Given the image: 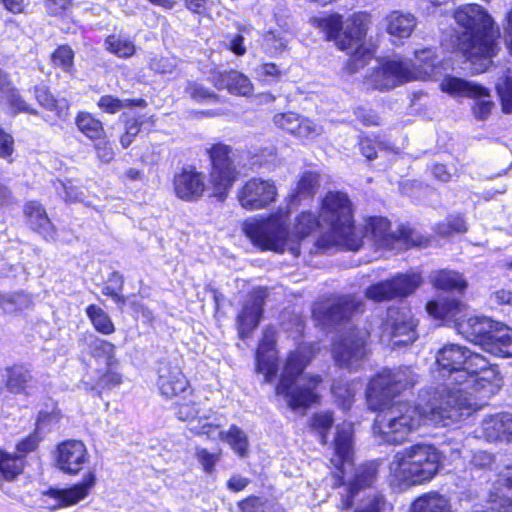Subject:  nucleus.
<instances>
[{"label": "nucleus", "mask_w": 512, "mask_h": 512, "mask_svg": "<svg viewBox=\"0 0 512 512\" xmlns=\"http://www.w3.org/2000/svg\"><path fill=\"white\" fill-rule=\"evenodd\" d=\"M416 382L417 375L410 368L404 367L385 369L369 383L366 392L368 407L379 411L374 431L386 443H403L410 433L418 429L423 420L433 425L448 426L472 413V405L467 399L451 396L444 402L445 389L433 393L421 410L407 402L390 403L396 395Z\"/></svg>", "instance_id": "f257e3e1"}, {"label": "nucleus", "mask_w": 512, "mask_h": 512, "mask_svg": "<svg viewBox=\"0 0 512 512\" xmlns=\"http://www.w3.org/2000/svg\"><path fill=\"white\" fill-rule=\"evenodd\" d=\"M436 363L447 376V383L435 388L433 393L445 389L444 401L447 397L464 398L472 405V396L488 399L496 394L502 386L499 372L479 353L458 344H447L436 356Z\"/></svg>", "instance_id": "f03ea898"}, {"label": "nucleus", "mask_w": 512, "mask_h": 512, "mask_svg": "<svg viewBox=\"0 0 512 512\" xmlns=\"http://www.w3.org/2000/svg\"><path fill=\"white\" fill-rule=\"evenodd\" d=\"M453 17L459 27L455 35L458 50L476 66L477 72H484L499 50L492 17L478 4L457 7Z\"/></svg>", "instance_id": "7ed1b4c3"}, {"label": "nucleus", "mask_w": 512, "mask_h": 512, "mask_svg": "<svg viewBox=\"0 0 512 512\" xmlns=\"http://www.w3.org/2000/svg\"><path fill=\"white\" fill-rule=\"evenodd\" d=\"M287 213H276L265 219H251L244 223L243 231L251 242L262 250L298 257L301 241L317 228L325 231L320 218L311 212H302L296 219L292 234L286 229Z\"/></svg>", "instance_id": "20e7f679"}, {"label": "nucleus", "mask_w": 512, "mask_h": 512, "mask_svg": "<svg viewBox=\"0 0 512 512\" xmlns=\"http://www.w3.org/2000/svg\"><path fill=\"white\" fill-rule=\"evenodd\" d=\"M319 218L325 231L317 240L319 248L338 246L357 251L361 247V237L353 225L352 204L342 192H329L322 200Z\"/></svg>", "instance_id": "39448f33"}, {"label": "nucleus", "mask_w": 512, "mask_h": 512, "mask_svg": "<svg viewBox=\"0 0 512 512\" xmlns=\"http://www.w3.org/2000/svg\"><path fill=\"white\" fill-rule=\"evenodd\" d=\"M441 453L430 444L418 443L398 451L389 462V482L402 488L432 480L440 468Z\"/></svg>", "instance_id": "423d86ee"}, {"label": "nucleus", "mask_w": 512, "mask_h": 512, "mask_svg": "<svg viewBox=\"0 0 512 512\" xmlns=\"http://www.w3.org/2000/svg\"><path fill=\"white\" fill-rule=\"evenodd\" d=\"M312 356V346L301 344L286 360L276 393L283 396L291 409L309 406L318 399L317 387L321 383V378L302 375Z\"/></svg>", "instance_id": "0eeeda50"}, {"label": "nucleus", "mask_w": 512, "mask_h": 512, "mask_svg": "<svg viewBox=\"0 0 512 512\" xmlns=\"http://www.w3.org/2000/svg\"><path fill=\"white\" fill-rule=\"evenodd\" d=\"M310 22L325 33L327 40L334 41L340 50L356 58L361 54L371 20L367 13H355L348 19L343 31V19L339 14L312 17Z\"/></svg>", "instance_id": "6e6552de"}, {"label": "nucleus", "mask_w": 512, "mask_h": 512, "mask_svg": "<svg viewBox=\"0 0 512 512\" xmlns=\"http://www.w3.org/2000/svg\"><path fill=\"white\" fill-rule=\"evenodd\" d=\"M427 312L446 322L452 321L458 334L483 349L488 341L494 323L487 317L470 316L464 314L465 305L457 299H447L442 303L429 302Z\"/></svg>", "instance_id": "1a4fd4ad"}, {"label": "nucleus", "mask_w": 512, "mask_h": 512, "mask_svg": "<svg viewBox=\"0 0 512 512\" xmlns=\"http://www.w3.org/2000/svg\"><path fill=\"white\" fill-rule=\"evenodd\" d=\"M356 233L363 239L373 241L380 247L389 249L408 248L422 244L421 237L408 226L400 225L396 231H390V222L384 217L369 218L361 232Z\"/></svg>", "instance_id": "9d476101"}, {"label": "nucleus", "mask_w": 512, "mask_h": 512, "mask_svg": "<svg viewBox=\"0 0 512 512\" xmlns=\"http://www.w3.org/2000/svg\"><path fill=\"white\" fill-rule=\"evenodd\" d=\"M443 92L455 97H468L475 100L472 107L473 115L478 120H486L494 108V102L489 99V90L475 82L454 76H445L440 83Z\"/></svg>", "instance_id": "9b49d317"}, {"label": "nucleus", "mask_w": 512, "mask_h": 512, "mask_svg": "<svg viewBox=\"0 0 512 512\" xmlns=\"http://www.w3.org/2000/svg\"><path fill=\"white\" fill-rule=\"evenodd\" d=\"M208 154L212 165L210 180L214 195L218 199L224 200L238 175L231 156V148L228 145L218 143L208 150Z\"/></svg>", "instance_id": "f8f14e48"}, {"label": "nucleus", "mask_w": 512, "mask_h": 512, "mask_svg": "<svg viewBox=\"0 0 512 512\" xmlns=\"http://www.w3.org/2000/svg\"><path fill=\"white\" fill-rule=\"evenodd\" d=\"M369 331L366 328L349 329L333 345V357L340 367L352 369L367 355Z\"/></svg>", "instance_id": "ddd939ff"}, {"label": "nucleus", "mask_w": 512, "mask_h": 512, "mask_svg": "<svg viewBox=\"0 0 512 512\" xmlns=\"http://www.w3.org/2000/svg\"><path fill=\"white\" fill-rule=\"evenodd\" d=\"M416 324L407 307H389L382 323L383 341H390L394 346L408 345L416 340Z\"/></svg>", "instance_id": "4468645a"}, {"label": "nucleus", "mask_w": 512, "mask_h": 512, "mask_svg": "<svg viewBox=\"0 0 512 512\" xmlns=\"http://www.w3.org/2000/svg\"><path fill=\"white\" fill-rule=\"evenodd\" d=\"M421 283L422 278L418 273L399 274L390 280L371 285L366 290V297L375 302L406 297L413 293Z\"/></svg>", "instance_id": "2eb2a0df"}, {"label": "nucleus", "mask_w": 512, "mask_h": 512, "mask_svg": "<svg viewBox=\"0 0 512 512\" xmlns=\"http://www.w3.org/2000/svg\"><path fill=\"white\" fill-rule=\"evenodd\" d=\"M411 77L409 63L388 60L373 69L367 76V83L374 89L386 91L411 81Z\"/></svg>", "instance_id": "dca6fc26"}, {"label": "nucleus", "mask_w": 512, "mask_h": 512, "mask_svg": "<svg viewBox=\"0 0 512 512\" xmlns=\"http://www.w3.org/2000/svg\"><path fill=\"white\" fill-rule=\"evenodd\" d=\"M363 303L352 295L339 296L313 309V314L325 323L338 324L350 320L355 314L363 312Z\"/></svg>", "instance_id": "f3484780"}, {"label": "nucleus", "mask_w": 512, "mask_h": 512, "mask_svg": "<svg viewBox=\"0 0 512 512\" xmlns=\"http://www.w3.org/2000/svg\"><path fill=\"white\" fill-rule=\"evenodd\" d=\"M277 188L270 180L251 178L239 189L237 199L247 210H258L274 202Z\"/></svg>", "instance_id": "a211bd4d"}, {"label": "nucleus", "mask_w": 512, "mask_h": 512, "mask_svg": "<svg viewBox=\"0 0 512 512\" xmlns=\"http://www.w3.org/2000/svg\"><path fill=\"white\" fill-rule=\"evenodd\" d=\"M157 373L159 391L166 398H174L183 395V399L185 400L188 394L191 395L189 382L176 363L161 361Z\"/></svg>", "instance_id": "6ab92c4d"}, {"label": "nucleus", "mask_w": 512, "mask_h": 512, "mask_svg": "<svg viewBox=\"0 0 512 512\" xmlns=\"http://www.w3.org/2000/svg\"><path fill=\"white\" fill-rule=\"evenodd\" d=\"M267 291L263 288L251 291L243 302L237 316V328L240 338L245 339L259 325Z\"/></svg>", "instance_id": "aec40b11"}, {"label": "nucleus", "mask_w": 512, "mask_h": 512, "mask_svg": "<svg viewBox=\"0 0 512 512\" xmlns=\"http://www.w3.org/2000/svg\"><path fill=\"white\" fill-rule=\"evenodd\" d=\"M175 195L186 202L200 199L206 190V176L195 168H182L173 177Z\"/></svg>", "instance_id": "412c9836"}, {"label": "nucleus", "mask_w": 512, "mask_h": 512, "mask_svg": "<svg viewBox=\"0 0 512 512\" xmlns=\"http://www.w3.org/2000/svg\"><path fill=\"white\" fill-rule=\"evenodd\" d=\"M352 425L342 423L336 428L334 439V454L330 459L331 464L336 468L334 485H341L346 465H350V456L352 451Z\"/></svg>", "instance_id": "4be33fe9"}, {"label": "nucleus", "mask_w": 512, "mask_h": 512, "mask_svg": "<svg viewBox=\"0 0 512 512\" xmlns=\"http://www.w3.org/2000/svg\"><path fill=\"white\" fill-rule=\"evenodd\" d=\"M275 343L276 330L272 327L265 328L256 351V369L264 375L265 382H271L277 374Z\"/></svg>", "instance_id": "5701e85b"}, {"label": "nucleus", "mask_w": 512, "mask_h": 512, "mask_svg": "<svg viewBox=\"0 0 512 512\" xmlns=\"http://www.w3.org/2000/svg\"><path fill=\"white\" fill-rule=\"evenodd\" d=\"M488 503L497 512H512V464L498 472L488 495Z\"/></svg>", "instance_id": "b1692460"}, {"label": "nucleus", "mask_w": 512, "mask_h": 512, "mask_svg": "<svg viewBox=\"0 0 512 512\" xmlns=\"http://www.w3.org/2000/svg\"><path fill=\"white\" fill-rule=\"evenodd\" d=\"M88 460V453L81 441L70 440L58 446L57 465L67 474H77Z\"/></svg>", "instance_id": "393cba45"}, {"label": "nucleus", "mask_w": 512, "mask_h": 512, "mask_svg": "<svg viewBox=\"0 0 512 512\" xmlns=\"http://www.w3.org/2000/svg\"><path fill=\"white\" fill-rule=\"evenodd\" d=\"M378 473V465L375 462L366 463L358 467L354 477L349 481L346 488V494L341 497L340 507L342 509H350L357 494L361 489L369 487L376 480Z\"/></svg>", "instance_id": "a878e982"}, {"label": "nucleus", "mask_w": 512, "mask_h": 512, "mask_svg": "<svg viewBox=\"0 0 512 512\" xmlns=\"http://www.w3.org/2000/svg\"><path fill=\"white\" fill-rule=\"evenodd\" d=\"M95 484V473L89 471L82 482L68 489H50L48 495L57 501V507L71 506L86 498Z\"/></svg>", "instance_id": "bb28decb"}, {"label": "nucleus", "mask_w": 512, "mask_h": 512, "mask_svg": "<svg viewBox=\"0 0 512 512\" xmlns=\"http://www.w3.org/2000/svg\"><path fill=\"white\" fill-rule=\"evenodd\" d=\"M211 81L218 90L227 89L230 93L240 96H249L253 91L250 79L236 70L214 72Z\"/></svg>", "instance_id": "cd10ccee"}, {"label": "nucleus", "mask_w": 512, "mask_h": 512, "mask_svg": "<svg viewBox=\"0 0 512 512\" xmlns=\"http://www.w3.org/2000/svg\"><path fill=\"white\" fill-rule=\"evenodd\" d=\"M24 214L31 229L42 235L45 240H55V226L49 219L42 204L37 201H29L25 205Z\"/></svg>", "instance_id": "c85d7f7f"}, {"label": "nucleus", "mask_w": 512, "mask_h": 512, "mask_svg": "<svg viewBox=\"0 0 512 512\" xmlns=\"http://www.w3.org/2000/svg\"><path fill=\"white\" fill-rule=\"evenodd\" d=\"M5 386L13 394L31 395L37 389V381L29 368L14 365L6 369Z\"/></svg>", "instance_id": "c756f323"}, {"label": "nucleus", "mask_w": 512, "mask_h": 512, "mask_svg": "<svg viewBox=\"0 0 512 512\" xmlns=\"http://www.w3.org/2000/svg\"><path fill=\"white\" fill-rule=\"evenodd\" d=\"M439 60L430 48H424L415 52V60L411 69L412 80L436 79L440 74Z\"/></svg>", "instance_id": "7c9ffc66"}, {"label": "nucleus", "mask_w": 512, "mask_h": 512, "mask_svg": "<svg viewBox=\"0 0 512 512\" xmlns=\"http://www.w3.org/2000/svg\"><path fill=\"white\" fill-rule=\"evenodd\" d=\"M386 32L398 39L408 38L415 29L417 22L414 15L401 11H391L384 17Z\"/></svg>", "instance_id": "2f4dec72"}, {"label": "nucleus", "mask_w": 512, "mask_h": 512, "mask_svg": "<svg viewBox=\"0 0 512 512\" xmlns=\"http://www.w3.org/2000/svg\"><path fill=\"white\" fill-rule=\"evenodd\" d=\"M512 431V414H499L485 418L481 424L482 435L488 441H495L502 437L510 440Z\"/></svg>", "instance_id": "473e14b6"}, {"label": "nucleus", "mask_w": 512, "mask_h": 512, "mask_svg": "<svg viewBox=\"0 0 512 512\" xmlns=\"http://www.w3.org/2000/svg\"><path fill=\"white\" fill-rule=\"evenodd\" d=\"M484 350L501 357H512V329L501 325L493 327Z\"/></svg>", "instance_id": "72a5a7b5"}, {"label": "nucleus", "mask_w": 512, "mask_h": 512, "mask_svg": "<svg viewBox=\"0 0 512 512\" xmlns=\"http://www.w3.org/2000/svg\"><path fill=\"white\" fill-rule=\"evenodd\" d=\"M410 512H454L451 501L438 492L425 493L416 498Z\"/></svg>", "instance_id": "f704fd0d"}, {"label": "nucleus", "mask_w": 512, "mask_h": 512, "mask_svg": "<svg viewBox=\"0 0 512 512\" xmlns=\"http://www.w3.org/2000/svg\"><path fill=\"white\" fill-rule=\"evenodd\" d=\"M432 285L440 290L463 293L467 288V281L463 275L453 270H439L430 274Z\"/></svg>", "instance_id": "c9c22d12"}, {"label": "nucleus", "mask_w": 512, "mask_h": 512, "mask_svg": "<svg viewBox=\"0 0 512 512\" xmlns=\"http://www.w3.org/2000/svg\"><path fill=\"white\" fill-rule=\"evenodd\" d=\"M90 355L96 361L103 362L106 367H114L118 361L115 358V346L94 335H90L87 339Z\"/></svg>", "instance_id": "e433bc0d"}, {"label": "nucleus", "mask_w": 512, "mask_h": 512, "mask_svg": "<svg viewBox=\"0 0 512 512\" xmlns=\"http://www.w3.org/2000/svg\"><path fill=\"white\" fill-rule=\"evenodd\" d=\"M78 129L92 140H101L104 135V127L100 120L90 113L80 112L76 117Z\"/></svg>", "instance_id": "4c0bfd02"}, {"label": "nucleus", "mask_w": 512, "mask_h": 512, "mask_svg": "<svg viewBox=\"0 0 512 512\" xmlns=\"http://www.w3.org/2000/svg\"><path fill=\"white\" fill-rule=\"evenodd\" d=\"M32 304V297L23 291H19L2 295L0 308L7 313H16L29 309Z\"/></svg>", "instance_id": "58836bf2"}, {"label": "nucleus", "mask_w": 512, "mask_h": 512, "mask_svg": "<svg viewBox=\"0 0 512 512\" xmlns=\"http://www.w3.org/2000/svg\"><path fill=\"white\" fill-rule=\"evenodd\" d=\"M86 315L98 332L104 335H110L115 331L111 318L102 308L96 305H89L86 308Z\"/></svg>", "instance_id": "ea45409f"}, {"label": "nucleus", "mask_w": 512, "mask_h": 512, "mask_svg": "<svg viewBox=\"0 0 512 512\" xmlns=\"http://www.w3.org/2000/svg\"><path fill=\"white\" fill-rule=\"evenodd\" d=\"M24 467L23 456L9 454L0 450V472L6 480H13Z\"/></svg>", "instance_id": "a19ab883"}, {"label": "nucleus", "mask_w": 512, "mask_h": 512, "mask_svg": "<svg viewBox=\"0 0 512 512\" xmlns=\"http://www.w3.org/2000/svg\"><path fill=\"white\" fill-rule=\"evenodd\" d=\"M123 286V276L118 271H114L110 273L106 283L102 288V293L110 297L115 303L124 306L126 304L127 298L122 295Z\"/></svg>", "instance_id": "79ce46f5"}, {"label": "nucleus", "mask_w": 512, "mask_h": 512, "mask_svg": "<svg viewBox=\"0 0 512 512\" xmlns=\"http://www.w3.org/2000/svg\"><path fill=\"white\" fill-rule=\"evenodd\" d=\"M143 99H119L111 95L102 96L98 101V106L107 113L114 114L127 107L145 106Z\"/></svg>", "instance_id": "37998d69"}, {"label": "nucleus", "mask_w": 512, "mask_h": 512, "mask_svg": "<svg viewBox=\"0 0 512 512\" xmlns=\"http://www.w3.org/2000/svg\"><path fill=\"white\" fill-rule=\"evenodd\" d=\"M231 448L241 457H245L248 453V439L243 430L236 425H232L229 430L224 433V439Z\"/></svg>", "instance_id": "c03bdc74"}, {"label": "nucleus", "mask_w": 512, "mask_h": 512, "mask_svg": "<svg viewBox=\"0 0 512 512\" xmlns=\"http://www.w3.org/2000/svg\"><path fill=\"white\" fill-rule=\"evenodd\" d=\"M238 507L241 512H277V504L269 499L249 496L246 499L238 502Z\"/></svg>", "instance_id": "a18cd8bd"}, {"label": "nucleus", "mask_w": 512, "mask_h": 512, "mask_svg": "<svg viewBox=\"0 0 512 512\" xmlns=\"http://www.w3.org/2000/svg\"><path fill=\"white\" fill-rule=\"evenodd\" d=\"M2 102H6L13 116L19 113L38 115V111L32 108L15 88L7 90V93L2 98Z\"/></svg>", "instance_id": "49530a36"}, {"label": "nucleus", "mask_w": 512, "mask_h": 512, "mask_svg": "<svg viewBox=\"0 0 512 512\" xmlns=\"http://www.w3.org/2000/svg\"><path fill=\"white\" fill-rule=\"evenodd\" d=\"M331 390L339 401V405L343 409H349L356 393L355 385L353 383L337 381L333 383Z\"/></svg>", "instance_id": "de8ad7c7"}, {"label": "nucleus", "mask_w": 512, "mask_h": 512, "mask_svg": "<svg viewBox=\"0 0 512 512\" xmlns=\"http://www.w3.org/2000/svg\"><path fill=\"white\" fill-rule=\"evenodd\" d=\"M495 89L500 98L503 112L512 113V76L506 75L499 78Z\"/></svg>", "instance_id": "09e8293b"}, {"label": "nucleus", "mask_w": 512, "mask_h": 512, "mask_svg": "<svg viewBox=\"0 0 512 512\" xmlns=\"http://www.w3.org/2000/svg\"><path fill=\"white\" fill-rule=\"evenodd\" d=\"M189 430L195 435H205L207 439L215 441V440H223L224 439V431L220 430L218 425L208 423L199 419L196 423H191Z\"/></svg>", "instance_id": "8fccbe9b"}, {"label": "nucleus", "mask_w": 512, "mask_h": 512, "mask_svg": "<svg viewBox=\"0 0 512 512\" xmlns=\"http://www.w3.org/2000/svg\"><path fill=\"white\" fill-rule=\"evenodd\" d=\"M185 93L193 100L203 103L209 101H218L219 96L210 91L203 84L198 82L189 81L185 87Z\"/></svg>", "instance_id": "3c124183"}, {"label": "nucleus", "mask_w": 512, "mask_h": 512, "mask_svg": "<svg viewBox=\"0 0 512 512\" xmlns=\"http://www.w3.org/2000/svg\"><path fill=\"white\" fill-rule=\"evenodd\" d=\"M74 52L68 45L59 46L52 54V62L64 72H71L73 69Z\"/></svg>", "instance_id": "603ef678"}, {"label": "nucleus", "mask_w": 512, "mask_h": 512, "mask_svg": "<svg viewBox=\"0 0 512 512\" xmlns=\"http://www.w3.org/2000/svg\"><path fill=\"white\" fill-rule=\"evenodd\" d=\"M320 186L319 176L313 172L302 175L297 186V197H309L316 193Z\"/></svg>", "instance_id": "864d4df0"}, {"label": "nucleus", "mask_w": 512, "mask_h": 512, "mask_svg": "<svg viewBox=\"0 0 512 512\" xmlns=\"http://www.w3.org/2000/svg\"><path fill=\"white\" fill-rule=\"evenodd\" d=\"M108 50L119 57L127 58L134 54L135 46L129 40H123L116 36H109L106 40Z\"/></svg>", "instance_id": "5fc2aeb1"}, {"label": "nucleus", "mask_w": 512, "mask_h": 512, "mask_svg": "<svg viewBox=\"0 0 512 512\" xmlns=\"http://www.w3.org/2000/svg\"><path fill=\"white\" fill-rule=\"evenodd\" d=\"M333 424V416L330 412L316 413L312 418V426L320 435L322 444L327 443V432Z\"/></svg>", "instance_id": "6e6d98bb"}, {"label": "nucleus", "mask_w": 512, "mask_h": 512, "mask_svg": "<svg viewBox=\"0 0 512 512\" xmlns=\"http://www.w3.org/2000/svg\"><path fill=\"white\" fill-rule=\"evenodd\" d=\"M289 42L287 33L269 31L264 36V45L273 53L282 52Z\"/></svg>", "instance_id": "4d7b16f0"}, {"label": "nucleus", "mask_w": 512, "mask_h": 512, "mask_svg": "<svg viewBox=\"0 0 512 512\" xmlns=\"http://www.w3.org/2000/svg\"><path fill=\"white\" fill-rule=\"evenodd\" d=\"M467 231L465 220L460 216H454L448 219L446 223L438 225V233L448 237L453 233H464Z\"/></svg>", "instance_id": "13d9d810"}, {"label": "nucleus", "mask_w": 512, "mask_h": 512, "mask_svg": "<svg viewBox=\"0 0 512 512\" xmlns=\"http://www.w3.org/2000/svg\"><path fill=\"white\" fill-rule=\"evenodd\" d=\"M301 117L293 112L276 114L273 117V122L279 128L286 130L287 132L294 134L297 130L298 123Z\"/></svg>", "instance_id": "bf43d9fd"}, {"label": "nucleus", "mask_w": 512, "mask_h": 512, "mask_svg": "<svg viewBox=\"0 0 512 512\" xmlns=\"http://www.w3.org/2000/svg\"><path fill=\"white\" fill-rule=\"evenodd\" d=\"M122 381L121 375L113 370V367H106V371L97 380L92 389H111L120 385Z\"/></svg>", "instance_id": "052dcab7"}, {"label": "nucleus", "mask_w": 512, "mask_h": 512, "mask_svg": "<svg viewBox=\"0 0 512 512\" xmlns=\"http://www.w3.org/2000/svg\"><path fill=\"white\" fill-rule=\"evenodd\" d=\"M196 456L204 471L211 473L216 463L220 460L221 452H209L206 448H197Z\"/></svg>", "instance_id": "680f3d73"}, {"label": "nucleus", "mask_w": 512, "mask_h": 512, "mask_svg": "<svg viewBox=\"0 0 512 512\" xmlns=\"http://www.w3.org/2000/svg\"><path fill=\"white\" fill-rule=\"evenodd\" d=\"M34 96L37 102L49 111H53L57 107V100L44 85H36L34 87Z\"/></svg>", "instance_id": "e2e57ef3"}, {"label": "nucleus", "mask_w": 512, "mask_h": 512, "mask_svg": "<svg viewBox=\"0 0 512 512\" xmlns=\"http://www.w3.org/2000/svg\"><path fill=\"white\" fill-rule=\"evenodd\" d=\"M199 410L196 406V403L193 399H189L186 402L177 404L176 415L181 421H189L191 423H196L194 420L198 415Z\"/></svg>", "instance_id": "0e129e2a"}, {"label": "nucleus", "mask_w": 512, "mask_h": 512, "mask_svg": "<svg viewBox=\"0 0 512 512\" xmlns=\"http://www.w3.org/2000/svg\"><path fill=\"white\" fill-rule=\"evenodd\" d=\"M320 134V128L308 119H300L293 135L300 138H313Z\"/></svg>", "instance_id": "69168bd1"}, {"label": "nucleus", "mask_w": 512, "mask_h": 512, "mask_svg": "<svg viewBox=\"0 0 512 512\" xmlns=\"http://www.w3.org/2000/svg\"><path fill=\"white\" fill-rule=\"evenodd\" d=\"M494 463V455L486 451H476L471 458V465L479 469H491Z\"/></svg>", "instance_id": "338daca9"}, {"label": "nucleus", "mask_w": 512, "mask_h": 512, "mask_svg": "<svg viewBox=\"0 0 512 512\" xmlns=\"http://www.w3.org/2000/svg\"><path fill=\"white\" fill-rule=\"evenodd\" d=\"M386 506L384 497L380 494H375L373 497L368 499V502L354 512H381Z\"/></svg>", "instance_id": "774afa93"}]
</instances>
